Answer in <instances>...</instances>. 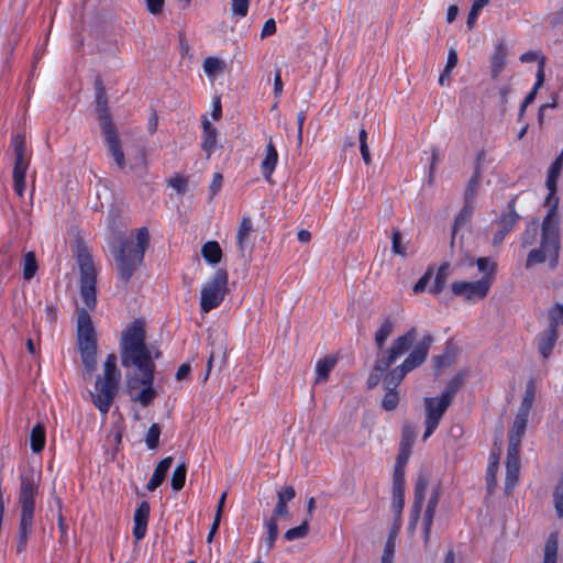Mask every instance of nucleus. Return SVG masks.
Returning a JSON list of instances; mask_svg holds the SVG:
<instances>
[{"instance_id": "62", "label": "nucleus", "mask_w": 563, "mask_h": 563, "mask_svg": "<svg viewBox=\"0 0 563 563\" xmlns=\"http://www.w3.org/2000/svg\"><path fill=\"white\" fill-rule=\"evenodd\" d=\"M276 32V22L274 19H268L263 25L261 36L267 37Z\"/></svg>"}, {"instance_id": "29", "label": "nucleus", "mask_w": 563, "mask_h": 563, "mask_svg": "<svg viewBox=\"0 0 563 563\" xmlns=\"http://www.w3.org/2000/svg\"><path fill=\"white\" fill-rule=\"evenodd\" d=\"M46 443V431L44 424H34L30 433V445L33 453H41Z\"/></svg>"}, {"instance_id": "59", "label": "nucleus", "mask_w": 563, "mask_h": 563, "mask_svg": "<svg viewBox=\"0 0 563 563\" xmlns=\"http://www.w3.org/2000/svg\"><path fill=\"white\" fill-rule=\"evenodd\" d=\"M384 373V371H377L376 365H374V368L367 378L368 388H374L375 386H377Z\"/></svg>"}, {"instance_id": "16", "label": "nucleus", "mask_w": 563, "mask_h": 563, "mask_svg": "<svg viewBox=\"0 0 563 563\" xmlns=\"http://www.w3.org/2000/svg\"><path fill=\"white\" fill-rule=\"evenodd\" d=\"M405 505V468L395 467L393 475V511L396 520H400Z\"/></svg>"}, {"instance_id": "2", "label": "nucleus", "mask_w": 563, "mask_h": 563, "mask_svg": "<svg viewBox=\"0 0 563 563\" xmlns=\"http://www.w3.org/2000/svg\"><path fill=\"white\" fill-rule=\"evenodd\" d=\"M432 342L433 336L431 334L424 335L413 346L412 351L405 358V361L385 375L383 385L386 393L382 401L383 408L385 410L391 411L396 409L399 402V396L396 390L398 385L409 372L420 366L427 360Z\"/></svg>"}, {"instance_id": "19", "label": "nucleus", "mask_w": 563, "mask_h": 563, "mask_svg": "<svg viewBox=\"0 0 563 563\" xmlns=\"http://www.w3.org/2000/svg\"><path fill=\"white\" fill-rule=\"evenodd\" d=\"M173 464V457L167 456L163 459L155 467L154 473L146 485L147 490L154 492L159 487L166 478L167 472Z\"/></svg>"}, {"instance_id": "20", "label": "nucleus", "mask_w": 563, "mask_h": 563, "mask_svg": "<svg viewBox=\"0 0 563 563\" xmlns=\"http://www.w3.org/2000/svg\"><path fill=\"white\" fill-rule=\"evenodd\" d=\"M558 340V330L547 329L538 339V350L543 358H548Z\"/></svg>"}, {"instance_id": "42", "label": "nucleus", "mask_w": 563, "mask_h": 563, "mask_svg": "<svg viewBox=\"0 0 563 563\" xmlns=\"http://www.w3.org/2000/svg\"><path fill=\"white\" fill-rule=\"evenodd\" d=\"M309 533V519H305L298 527L287 530L284 538L287 541L305 538Z\"/></svg>"}, {"instance_id": "27", "label": "nucleus", "mask_w": 563, "mask_h": 563, "mask_svg": "<svg viewBox=\"0 0 563 563\" xmlns=\"http://www.w3.org/2000/svg\"><path fill=\"white\" fill-rule=\"evenodd\" d=\"M139 384L143 386L142 389L135 391V388H131V397L134 401L140 402L142 406H147L156 398L157 393L153 388V382Z\"/></svg>"}, {"instance_id": "4", "label": "nucleus", "mask_w": 563, "mask_h": 563, "mask_svg": "<svg viewBox=\"0 0 563 563\" xmlns=\"http://www.w3.org/2000/svg\"><path fill=\"white\" fill-rule=\"evenodd\" d=\"M561 249L559 214L552 206L541 224L540 246L532 249L527 256L526 268L530 269L538 264L549 261L551 269L556 268Z\"/></svg>"}, {"instance_id": "41", "label": "nucleus", "mask_w": 563, "mask_h": 563, "mask_svg": "<svg viewBox=\"0 0 563 563\" xmlns=\"http://www.w3.org/2000/svg\"><path fill=\"white\" fill-rule=\"evenodd\" d=\"M479 186V174L476 172L474 176L468 180L465 194H464V202L474 205L475 198L477 194V188Z\"/></svg>"}, {"instance_id": "30", "label": "nucleus", "mask_w": 563, "mask_h": 563, "mask_svg": "<svg viewBox=\"0 0 563 563\" xmlns=\"http://www.w3.org/2000/svg\"><path fill=\"white\" fill-rule=\"evenodd\" d=\"M201 255L210 265H217L222 258V250L217 241H208L201 247Z\"/></svg>"}, {"instance_id": "55", "label": "nucleus", "mask_w": 563, "mask_h": 563, "mask_svg": "<svg viewBox=\"0 0 563 563\" xmlns=\"http://www.w3.org/2000/svg\"><path fill=\"white\" fill-rule=\"evenodd\" d=\"M431 276H432V271L431 269H428L423 276H421L418 282L415 284L413 286V292L415 294H420L422 291H424V289L427 288L430 279H431Z\"/></svg>"}, {"instance_id": "3", "label": "nucleus", "mask_w": 563, "mask_h": 563, "mask_svg": "<svg viewBox=\"0 0 563 563\" xmlns=\"http://www.w3.org/2000/svg\"><path fill=\"white\" fill-rule=\"evenodd\" d=\"M40 476H35L33 468L20 475V487L18 504L21 509L16 552L21 553L25 550L29 537L33 532L35 497L38 494Z\"/></svg>"}, {"instance_id": "44", "label": "nucleus", "mask_w": 563, "mask_h": 563, "mask_svg": "<svg viewBox=\"0 0 563 563\" xmlns=\"http://www.w3.org/2000/svg\"><path fill=\"white\" fill-rule=\"evenodd\" d=\"M402 236L398 229H394L391 233V251L394 254L405 257L407 255V247L402 244Z\"/></svg>"}, {"instance_id": "18", "label": "nucleus", "mask_w": 563, "mask_h": 563, "mask_svg": "<svg viewBox=\"0 0 563 563\" xmlns=\"http://www.w3.org/2000/svg\"><path fill=\"white\" fill-rule=\"evenodd\" d=\"M508 47L504 41H499L495 45L494 53L490 57V76L496 79L507 64Z\"/></svg>"}, {"instance_id": "48", "label": "nucleus", "mask_w": 563, "mask_h": 563, "mask_svg": "<svg viewBox=\"0 0 563 563\" xmlns=\"http://www.w3.org/2000/svg\"><path fill=\"white\" fill-rule=\"evenodd\" d=\"M476 265L479 272L485 273V276L490 277L493 280V275L496 271V263L489 257H479L476 260Z\"/></svg>"}, {"instance_id": "5", "label": "nucleus", "mask_w": 563, "mask_h": 563, "mask_svg": "<svg viewBox=\"0 0 563 563\" xmlns=\"http://www.w3.org/2000/svg\"><path fill=\"white\" fill-rule=\"evenodd\" d=\"M95 89L96 108L98 112L100 128L104 136L107 151L109 155L113 158L117 167L120 170H123L126 167V161L115 126L111 120V115L108 108L107 93L100 78L96 79Z\"/></svg>"}, {"instance_id": "57", "label": "nucleus", "mask_w": 563, "mask_h": 563, "mask_svg": "<svg viewBox=\"0 0 563 563\" xmlns=\"http://www.w3.org/2000/svg\"><path fill=\"white\" fill-rule=\"evenodd\" d=\"M170 187H173L178 194H184L187 189V180L184 177L176 176L169 180Z\"/></svg>"}, {"instance_id": "37", "label": "nucleus", "mask_w": 563, "mask_h": 563, "mask_svg": "<svg viewBox=\"0 0 563 563\" xmlns=\"http://www.w3.org/2000/svg\"><path fill=\"white\" fill-rule=\"evenodd\" d=\"M394 330V323L390 319H386L375 333V343L379 350L385 345L386 340L390 336Z\"/></svg>"}, {"instance_id": "9", "label": "nucleus", "mask_w": 563, "mask_h": 563, "mask_svg": "<svg viewBox=\"0 0 563 563\" xmlns=\"http://www.w3.org/2000/svg\"><path fill=\"white\" fill-rule=\"evenodd\" d=\"M228 291V273L219 268L213 276L202 286L200 292V310L208 313L218 308Z\"/></svg>"}, {"instance_id": "39", "label": "nucleus", "mask_w": 563, "mask_h": 563, "mask_svg": "<svg viewBox=\"0 0 563 563\" xmlns=\"http://www.w3.org/2000/svg\"><path fill=\"white\" fill-rule=\"evenodd\" d=\"M202 67L207 76L213 77L224 69V62L217 57H207L203 60Z\"/></svg>"}, {"instance_id": "24", "label": "nucleus", "mask_w": 563, "mask_h": 563, "mask_svg": "<svg viewBox=\"0 0 563 563\" xmlns=\"http://www.w3.org/2000/svg\"><path fill=\"white\" fill-rule=\"evenodd\" d=\"M526 426L527 424H514L511 430L509 431V441L507 449L508 455H519L520 443L526 433Z\"/></svg>"}, {"instance_id": "21", "label": "nucleus", "mask_w": 563, "mask_h": 563, "mask_svg": "<svg viewBox=\"0 0 563 563\" xmlns=\"http://www.w3.org/2000/svg\"><path fill=\"white\" fill-rule=\"evenodd\" d=\"M11 145L14 153V165H30V156L26 152L24 136L19 133L13 134Z\"/></svg>"}, {"instance_id": "35", "label": "nucleus", "mask_w": 563, "mask_h": 563, "mask_svg": "<svg viewBox=\"0 0 563 563\" xmlns=\"http://www.w3.org/2000/svg\"><path fill=\"white\" fill-rule=\"evenodd\" d=\"M473 211H474V205L464 202L463 209L459 212V214L456 216V218L454 220L453 231H452V240L454 239V236L457 233V231L460 230V228L466 225L471 221Z\"/></svg>"}, {"instance_id": "10", "label": "nucleus", "mask_w": 563, "mask_h": 563, "mask_svg": "<svg viewBox=\"0 0 563 563\" xmlns=\"http://www.w3.org/2000/svg\"><path fill=\"white\" fill-rule=\"evenodd\" d=\"M77 261L80 271V294L84 302L90 309L96 307V269L91 256L85 249L78 251Z\"/></svg>"}, {"instance_id": "14", "label": "nucleus", "mask_w": 563, "mask_h": 563, "mask_svg": "<svg viewBox=\"0 0 563 563\" xmlns=\"http://www.w3.org/2000/svg\"><path fill=\"white\" fill-rule=\"evenodd\" d=\"M418 430L412 424H405L399 443V452L395 467L405 468L411 455L412 445L417 439Z\"/></svg>"}, {"instance_id": "54", "label": "nucleus", "mask_w": 563, "mask_h": 563, "mask_svg": "<svg viewBox=\"0 0 563 563\" xmlns=\"http://www.w3.org/2000/svg\"><path fill=\"white\" fill-rule=\"evenodd\" d=\"M250 0H232V13L244 18L249 12Z\"/></svg>"}, {"instance_id": "8", "label": "nucleus", "mask_w": 563, "mask_h": 563, "mask_svg": "<svg viewBox=\"0 0 563 563\" xmlns=\"http://www.w3.org/2000/svg\"><path fill=\"white\" fill-rule=\"evenodd\" d=\"M77 342L82 364L91 374L96 369L97 339L91 317L85 309L77 316Z\"/></svg>"}, {"instance_id": "58", "label": "nucleus", "mask_w": 563, "mask_h": 563, "mask_svg": "<svg viewBox=\"0 0 563 563\" xmlns=\"http://www.w3.org/2000/svg\"><path fill=\"white\" fill-rule=\"evenodd\" d=\"M531 407L532 405L521 401L515 422H528Z\"/></svg>"}, {"instance_id": "51", "label": "nucleus", "mask_w": 563, "mask_h": 563, "mask_svg": "<svg viewBox=\"0 0 563 563\" xmlns=\"http://www.w3.org/2000/svg\"><path fill=\"white\" fill-rule=\"evenodd\" d=\"M538 227L536 223L528 224L527 229L521 235V245L523 247L530 246L534 243L537 236Z\"/></svg>"}, {"instance_id": "7", "label": "nucleus", "mask_w": 563, "mask_h": 563, "mask_svg": "<svg viewBox=\"0 0 563 563\" xmlns=\"http://www.w3.org/2000/svg\"><path fill=\"white\" fill-rule=\"evenodd\" d=\"M121 372L117 367V355L111 353L103 364V374L97 376L95 391H91L93 405L107 413L119 391Z\"/></svg>"}, {"instance_id": "56", "label": "nucleus", "mask_w": 563, "mask_h": 563, "mask_svg": "<svg viewBox=\"0 0 563 563\" xmlns=\"http://www.w3.org/2000/svg\"><path fill=\"white\" fill-rule=\"evenodd\" d=\"M288 515H289V511H288L287 503H285L283 500H277V504L275 506L273 515L269 519H275V521L277 522V518L288 517Z\"/></svg>"}, {"instance_id": "1", "label": "nucleus", "mask_w": 563, "mask_h": 563, "mask_svg": "<svg viewBox=\"0 0 563 563\" xmlns=\"http://www.w3.org/2000/svg\"><path fill=\"white\" fill-rule=\"evenodd\" d=\"M121 363L124 367H134L136 375L130 382V388H136V383L154 382L155 364L150 360L145 343V330L141 320L133 321L122 333Z\"/></svg>"}, {"instance_id": "25", "label": "nucleus", "mask_w": 563, "mask_h": 563, "mask_svg": "<svg viewBox=\"0 0 563 563\" xmlns=\"http://www.w3.org/2000/svg\"><path fill=\"white\" fill-rule=\"evenodd\" d=\"M519 455H508L507 454V461H506V479H505V489L506 492H509L515 486L516 482L518 481L519 475Z\"/></svg>"}, {"instance_id": "32", "label": "nucleus", "mask_w": 563, "mask_h": 563, "mask_svg": "<svg viewBox=\"0 0 563 563\" xmlns=\"http://www.w3.org/2000/svg\"><path fill=\"white\" fill-rule=\"evenodd\" d=\"M449 268H450V264L449 263H443L437 274H435V277H434V282L433 284L430 286L429 288V291L433 295H439L445 287V284H446V279H448V276H449Z\"/></svg>"}, {"instance_id": "43", "label": "nucleus", "mask_w": 563, "mask_h": 563, "mask_svg": "<svg viewBox=\"0 0 563 563\" xmlns=\"http://www.w3.org/2000/svg\"><path fill=\"white\" fill-rule=\"evenodd\" d=\"M37 271V263L33 252H29L24 256V265H23V278L30 280L33 278Z\"/></svg>"}, {"instance_id": "38", "label": "nucleus", "mask_w": 563, "mask_h": 563, "mask_svg": "<svg viewBox=\"0 0 563 563\" xmlns=\"http://www.w3.org/2000/svg\"><path fill=\"white\" fill-rule=\"evenodd\" d=\"M187 475V466L185 463H180L176 466L173 472L170 485L174 492H179L185 486Z\"/></svg>"}, {"instance_id": "11", "label": "nucleus", "mask_w": 563, "mask_h": 563, "mask_svg": "<svg viewBox=\"0 0 563 563\" xmlns=\"http://www.w3.org/2000/svg\"><path fill=\"white\" fill-rule=\"evenodd\" d=\"M460 387L461 379L459 377H454L448 383L439 397H428L424 399L427 422L440 421Z\"/></svg>"}, {"instance_id": "23", "label": "nucleus", "mask_w": 563, "mask_h": 563, "mask_svg": "<svg viewBox=\"0 0 563 563\" xmlns=\"http://www.w3.org/2000/svg\"><path fill=\"white\" fill-rule=\"evenodd\" d=\"M428 483L429 482H428L427 476L423 473H420L418 475L417 481H416V485H415V500H413V504H412L413 511L416 512L415 520L419 519V515H420V511H421V508H422V504H423V500H424V497H426V489H427Z\"/></svg>"}, {"instance_id": "26", "label": "nucleus", "mask_w": 563, "mask_h": 563, "mask_svg": "<svg viewBox=\"0 0 563 563\" xmlns=\"http://www.w3.org/2000/svg\"><path fill=\"white\" fill-rule=\"evenodd\" d=\"M278 162L277 150L272 140L266 145V155L262 161L261 167L266 179L271 177Z\"/></svg>"}, {"instance_id": "60", "label": "nucleus", "mask_w": 563, "mask_h": 563, "mask_svg": "<svg viewBox=\"0 0 563 563\" xmlns=\"http://www.w3.org/2000/svg\"><path fill=\"white\" fill-rule=\"evenodd\" d=\"M295 496H296V492H295V488L292 486H285L277 494L278 500H283L285 503L294 499Z\"/></svg>"}, {"instance_id": "52", "label": "nucleus", "mask_w": 563, "mask_h": 563, "mask_svg": "<svg viewBox=\"0 0 563 563\" xmlns=\"http://www.w3.org/2000/svg\"><path fill=\"white\" fill-rule=\"evenodd\" d=\"M435 511L426 509L424 517H423V541L424 545L429 543L430 534H431V527L433 522Z\"/></svg>"}, {"instance_id": "50", "label": "nucleus", "mask_w": 563, "mask_h": 563, "mask_svg": "<svg viewBox=\"0 0 563 563\" xmlns=\"http://www.w3.org/2000/svg\"><path fill=\"white\" fill-rule=\"evenodd\" d=\"M161 429L158 424H152L146 433V445L150 450H155L159 444Z\"/></svg>"}, {"instance_id": "49", "label": "nucleus", "mask_w": 563, "mask_h": 563, "mask_svg": "<svg viewBox=\"0 0 563 563\" xmlns=\"http://www.w3.org/2000/svg\"><path fill=\"white\" fill-rule=\"evenodd\" d=\"M358 139L362 158L366 165H369L372 163V157L367 145V132L364 128L360 130Z\"/></svg>"}, {"instance_id": "12", "label": "nucleus", "mask_w": 563, "mask_h": 563, "mask_svg": "<svg viewBox=\"0 0 563 563\" xmlns=\"http://www.w3.org/2000/svg\"><path fill=\"white\" fill-rule=\"evenodd\" d=\"M417 336V330L411 328L404 335L394 340L391 346L387 350H380L375 365L377 371L386 372L400 356H402L412 345Z\"/></svg>"}, {"instance_id": "53", "label": "nucleus", "mask_w": 563, "mask_h": 563, "mask_svg": "<svg viewBox=\"0 0 563 563\" xmlns=\"http://www.w3.org/2000/svg\"><path fill=\"white\" fill-rule=\"evenodd\" d=\"M395 547H396V543L394 541V536L389 534L387 542L385 544V548H384V553H383L380 563H385V562L394 563Z\"/></svg>"}, {"instance_id": "61", "label": "nucleus", "mask_w": 563, "mask_h": 563, "mask_svg": "<svg viewBox=\"0 0 563 563\" xmlns=\"http://www.w3.org/2000/svg\"><path fill=\"white\" fill-rule=\"evenodd\" d=\"M457 53L454 48H451L448 53V59H446V65H445V74H451L452 69L456 66L457 64Z\"/></svg>"}, {"instance_id": "28", "label": "nucleus", "mask_w": 563, "mask_h": 563, "mask_svg": "<svg viewBox=\"0 0 563 563\" xmlns=\"http://www.w3.org/2000/svg\"><path fill=\"white\" fill-rule=\"evenodd\" d=\"M203 128V141H202V150L207 153V156L210 157L213 153L217 144V129L212 126V124L205 119L202 122Z\"/></svg>"}, {"instance_id": "63", "label": "nucleus", "mask_w": 563, "mask_h": 563, "mask_svg": "<svg viewBox=\"0 0 563 563\" xmlns=\"http://www.w3.org/2000/svg\"><path fill=\"white\" fill-rule=\"evenodd\" d=\"M164 7V0H146V8L152 14H158Z\"/></svg>"}, {"instance_id": "64", "label": "nucleus", "mask_w": 563, "mask_h": 563, "mask_svg": "<svg viewBox=\"0 0 563 563\" xmlns=\"http://www.w3.org/2000/svg\"><path fill=\"white\" fill-rule=\"evenodd\" d=\"M145 165V155L143 152L139 153L130 162V169L132 172H136L139 168Z\"/></svg>"}, {"instance_id": "47", "label": "nucleus", "mask_w": 563, "mask_h": 563, "mask_svg": "<svg viewBox=\"0 0 563 563\" xmlns=\"http://www.w3.org/2000/svg\"><path fill=\"white\" fill-rule=\"evenodd\" d=\"M497 471L498 467H496L495 462H489L486 471V486H487V494L492 495L495 490V487L497 485Z\"/></svg>"}, {"instance_id": "36", "label": "nucleus", "mask_w": 563, "mask_h": 563, "mask_svg": "<svg viewBox=\"0 0 563 563\" xmlns=\"http://www.w3.org/2000/svg\"><path fill=\"white\" fill-rule=\"evenodd\" d=\"M556 560H558V534L552 532L545 542L543 563H556Z\"/></svg>"}, {"instance_id": "46", "label": "nucleus", "mask_w": 563, "mask_h": 563, "mask_svg": "<svg viewBox=\"0 0 563 563\" xmlns=\"http://www.w3.org/2000/svg\"><path fill=\"white\" fill-rule=\"evenodd\" d=\"M549 329L558 330L560 324H563V305H555L549 310Z\"/></svg>"}, {"instance_id": "31", "label": "nucleus", "mask_w": 563, "mask_h": 563, "mask_svg": "<svg viewBox=\"0 0 563 563\" xmlns=\"http://www.w3.org/2000/svg\"><path fill=\"white\" fill-rule=\"evenodd\" d=\"M27 169L29 165H13V189L19 197H23L25 190V175Z\"/></svg>"}, {"instance_id": "34", "label": "nucleus", "mask_w": 563, "mask_h": 563, "mask_svg": "<svg viewBox=\"0 0 563 563\" xmlns=\"http://www.w3.org/2000/svg\"><path fill=\"white\" fill-rule=\"evenodd\" d=\"M508 208V213L500 218L498 225L505 231L510 232L520 219V216L515 210V198L509 201Z\"/></svg>"}, {"instance_id": "15", "label": "nucleus", "mask_w": 563, "mask_h": 563, "mask_svg": "<svg viewBox=\"0 0 563 563\" xmlns=\"http://www.w3.org/2000/svg\"><path fill=\"white\" fill-rule=\"evenodd\" d=\"M563 167V148L560 155L555 158V161L551 164L549 170H548V177H547V188L549 190V195L545 198V205L549 207V209L552 206H555V212H558V202L559 198L556 197V181L560 177L561 170Z\"/></svg>"}, {"instance_id": "40", "label": "nucleus", "mask_w": 563, "mask_h": 563, "mask_svg": "<svg viewBox=\"0 0 563 563\" xmlns=\"http://www.w3.org/2000/svg\"><path fill=\"white\" fill-rule=\"evenodd\" d=\"M267 529V536L264 539L266 551L269 552L275 547V541L278 537V527L275 519H268L265 522Z\"/></svg>"}, {"instance_id": "17", "label": "nucleus", "mask_w": 563, "mask_h": 563, "mask_svg": "<svg viewBox=\"0 0 563 563\" xmlns=\"http://www.w3.org/2000/svg\"><path fill=\"white\" fill-rule=\"evenodd\" d=\"M150 511V504L147 501H142L134 512L133 536L137 541L142 540L146 534Z\"/></svg>"}, {"instance_id": "6", "label": "nucleus", "mask_w": 563, "mask_h": 563, "mask_svg": "<svg viewBox=\"0 0 563 563\" xmlns=\"http://www.w3.org/2000/svg\"><path fill=\"white\" fill-rule=\"evenodd\" d=\"M150 244V233L145 227L136 231V244L132 241H121L114 252V261L118 275L121 282L128 284L134 272L141 265L144 253Z\"/></svg>"}, {"instance_id": "45", "label": "nucleus", "mask_w": 563, "mask_h": 563, "mask_svg": "<svg viewBox=\"0 0 563 563\" xmlns=\"http://www.w3.org/2000/svg\"><path fill=\"white\" fill-rule=\"evenodd\" d=\"M553 503L556 515L560 518H563V473L559 484L556 485L553 492Z\"/></svg>"}, {"instance_id": "22", "label": "nucleus", "mask_w": 563, "mask_h": 563, "mask_svg": "<svg viewBox=\"0 0 563 563\" xmlns=\"http://www.w3.org/2000/svg\"><path fill=\"white\" fill-rule=\"evenodd\" d=\"M253 223L249 216H243L236 233V244L242 253L250 246V234Z\"/></svg>"}, {"instance_id": "13", "label": "nucleus", "mask_w": 563, "mask_h": 563, "mask_svg": "<svg viewBox=\"0 0 563 563\" xmlns=\"http://www.w3.org/2000/svg\"><path fill=\"white\" fill-rule=\"evenodd\" d=\"M492 287V279L488 276L475 282H455L452 284V292L463 297L467 301H477L485 298Z\"/></svg>"}, {"instance_id": "33", "label": "nucleus", "mask_w": 563, "mask_h": 563, "mask_svg": "<svg viewBox=\"0 0 563 563\" xmlns=\"http://www.w3.org/2000/svg\"><path fill=\"white\" fill-rule=\"evenodd\" d=\"M336 364V358L332 356L324 357L322 360H319L316 364V373L317 378L316 382H322L325 380L330 374V372L333 369V367Z\"/></svg>"}]
</instances>
